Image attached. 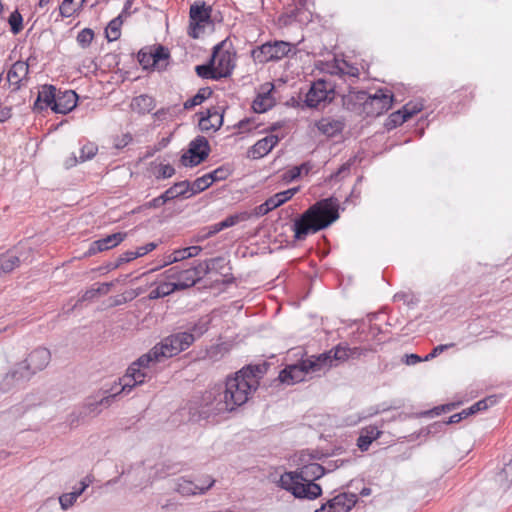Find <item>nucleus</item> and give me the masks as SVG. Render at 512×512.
<instances>
[{
	"instance_id": "7ed1b4c3",
	"label": "nucleus",
	"mask_w": 512,
	"mask_h": 512,
	"mask_svg": "<svg viewBox=\"0 0 512 512\" xmlns=\"http://www.w3.org/2000/svg\"><path fill=\"white\" fill-rule=\"evenodd\" d=\"M338 208V200L334 197L322 199L310 206L293 221L291 228L294 239L303 241L308 235L330 226L339 218Z\"/></svg>"
},
{
	"instance_id": "0eeeda50",
	"label": "nucleus",
	"mask_w": 512,
	"mask_h": 512,
	"mask_svg": "<svg viewBox=\"0 0 512 512\" xmlns=\"http://www.w3.org/2000/svg\"><path fill=\"white\" fill-rule=\"evenodd\" d=\"M293 49L294 45L289 42L280 40L269 41L253 48L251 57L254 62L259 64L276 62L289 56Z\"/></svg>"
},
{
	"instance_id": "4be33fe9",
	"label": "nucleus",
	"mask_w": 512,
	"mask_h": 512,
	"mask_svg": "<svg viewBox=\"0 0 512 512\" xmlns=\"http://www.w3.org/2000/svg\"><path fill=\"white\" fill-rule=\"evenodd\" d=\"M58 89L54 85L45 84L38 91L37 98L33 104V110L41 112L47 108L52 110L56 101Z\"/></svg>"
},
{
	"instance_id": "8fccbe9b",
	"label": "nucleus",
	"mask_w": 512,
	"mask_h": 512,
	"mask_svg": "<svg viewBox=\"0 0 512 512\" xmlns=\"http://www.w3.org/2000/svg\"><path fill=\"white\" fill-rule=\"evenodd\" d=\"M209 328V320L205 318H200L197 322H195L187 332L194 334L195 339L202 336Z\"/></svg>"
},
{
	"instance_id": "603ef678",
	"label": "nucleus",
	"mask_w": 512,
	"mask_h": 512,
	"mask_svg": "<svg viewBox=\"0 0 512 512\" xmlns=\"http://www.w3.org/2000/svg\"><path fill=\"white\" fill-rule=\"evenodd\" d=\"M424 105L421 101H410L402 107L406 117L410 119L423 109Z\"/></svg>"
},
{
	"instance_id": "ea45409f",
	"label": "nucleus",
	"mask_w": 512,
	"mask_h": 512,
	"mask_svg": "<svg viewBox=\"0 0 512 512\" xmlns=\"http://www.w3.org/2000/svg\"><path fill=\"white\" fill-rule=\"evenodd\" d=\"M211 186L208 176L205 174L195 179L192 183L189 182V196L196 195Z\"/></svg>"
},
{
	"instance_id": "4468645a",
	"label": "nucleus",
	"mask_w": 512,
	"mask_h": 512,
	"mask_svg": "<svg viewBox=\"0 0 512 512\" xmlns=\"http://www.w3.org/2000/svg\"><path fill=\"white\" fill-rule=\"evenodd\" d=\"M310 0H293L286 8V16L291 20L301 24L308 23L312 19L310 6H313Z\"/></svg>"
},
{
	"instance_id": "3c124183",
	"label": "nucleus",
	"mask_w": 512,
	"mask_h": 512,
	"mask_svg": "<svg viewBox=\"0 0 512 512\" xmlns=\"http://www.w3.org/2000/svg\"><path fill=\"white\" fill-rule=\"evenodd\" d=\"M93 38V30L90 28H84L78 33L76 40L82 48H87L88 46H90Z\"/></svg>"
},
{
	"instance_id": "bb28decb",
	"label": "nucleus",
	"mask_w": 512,
	"mask_h": 512,
	"mask_svg": "<svg viewBox=\"0 0 512 512\" xmlns=\"http://www.w3.org/2000/svg\"><path fill=\"white\" fill-rule=\"evenodd\" d=\"M279 142L276 135H267L258 140L248 151V155L253 159H259L266 156Z\"/></svg>"
},
{
	"instance_id": "cd10ccee",
	"label": "nucleus",
	"mask_w": 512,
	"mask_h": 512,
	"mask_svg": "<svg viewBox=\"0 0 512 512\" xmlns=\"http://www.w3.org/2000/svg\"><path fill=\"white\" fill-rule=\"evenodd\" d=\"M382 434L378 425H368L360 430V435L357 439L358 448L364 452L367 451L372 442L378 439Z\"/></svg>"
},
{
	"instance_id": "2f4dec72",
	"label": "nucleus",
	"mask_w": 512,
	"mask_h": 512,
	"mask_svg": "<svg viewBox=\"0 0 512 512\" xmlns=\"http://www.w3.org/2000/svg\"><path fill=\"white\" fill-rule=\"evenodd\" d=\"M20 265V258L14 252L0 255V273H10Z\"/></svg>"
},
{
	"instance_id": "0e129e2a",
	"label": "nucleus",
	"mask_w": 512,
	"mask_h": 512,
	"mask_svg": "<svg viewBox=\"0 0 512 512\" xmlns=\"http://www.w3.org/2000/svg\"><path fill=\"white\" fill-rule=\"evenodd\" d=\"M157 247V243L155 242H149L143 246H140L138 248H136V256L138 257H142L146 254H148L149 252L153 251L155 248Z\"/></svg>"
},
{
	"instance_id": "5701e85b",
	"label": "nucleus",
	"mask_w": 512,
	"mask_h": 512,
	"mask_svg": "<svg viewBox=\"0 0 512 512\" xmlns=\"http://www.w3.org/2000/svg\"><path fill=\"white\" fill-rule=\"evenodd\" d=\"M207 485H198L193 481L179 478L176 482L175 490L183 496H192L197 494H204L207 490H209L215 483V480L212 477H207L206 479Z\"/></svg>"
},
{
	"instance_id": "9b49d317",
	"label": "nucleus",
	"mask_w": 512,
	"mask_h": 512,
	"mask_svg": "<svg viewBox=\"0 0 512 512\" xmlns=\"http://www.w3.org/2000/svg\"><path fill=\"white\" fill-rule=\"evenodd\" d=\"M225 46L226 41L215 45L210 58V60L213 61L218 77L221 79L229 77L235 67V53L230 50H225Z\"/></svg>"
},
{
	"instance_id": "c85d7f7f",
	"label": "nucleus",
	"mask_w": 512,
	"mask_h": 512,
	"mask_svg": "<svg viewBox=\"0 0 512 512\" xmlns=\"http://www.w3.org/2000/svg\"><path fill=\"white\" fill-rule=\"evenodd\" d=\"M9 373L13 377V380L17 386L28 382L34 376L29 368L25 365L24 361L14 365L9 370Z\"/></svg>"
},
{
	"instance_id": "680f3d73",
	"label": "nucleus",
	"mask_w": 512,
	"mask_h": 512,
	"mask_svg": "<svg viewBox=\"0 0 512 512\" xmlns=\"http://www.w3.org/2000/svg\"><path fill=\"white\" fill-rule=\"evenodd\" d=\"M345 462L346 461L342 459L327 461L325 464L322 465L324 475L335 471L337 468L343 466Z\"/></svg>"
},
{
	"instance_id": "864d4df0",
	"label": "nucleus",
	"mask_w": 512,
	"mask_h": 512,
	"mask_svg": "<svg viewBox=\"0 0 512 512\" xmlns=\"http://www.w3.org/2000/svg\"><path fill=\"white\" fill-rule=\"evenodd\" d=\"M344 66H348L346 61H338L337 59H334L331 63H327V70L331 75L344 76Z\"/></svg>"
},
{
	"instance_id": "72a5a7b5",
	"label": "nucleus",
	"mask_w": 512,
	"mask_h": 512,
	"mask_svg": "<svg viewBox=\"0 0 512 512\" xmlns=\"http://www.w3.org/2000/svg\"><path fill=\"white\" fill-rule=\"evenodd\" d=\"M298 191V188H290L285 191L278 192L273 196L269 197L267 201L272 206L273 209L278 208L279 206L286 203L290 200Z\"/></svg>"
},
{
	"instance_id": "69168bd1",
	"label": "nucleus",
	"mask_w": 512,
	"mask_h": 512,
	"mask_svg": "<svg viewBox=\"0 0 512 512\" xmlns=\"http://www.w3.org/2000/svg\"><path fill=\"white\" fill-rule=\"evenodd\" d=\"M402 362L406 365H416L420 362H422V357H420L417 354L411 353V354H405L402 358Z\"/></svg>"
},
{
	"instance_id": "f704fd0d",
	"label": "nucleus",
	"mask_w": 512,
	"mask_h": 512,
	"mask_svg": "<svg viewBox=\"0 0 512 512\" xmlns=\"http://www.w3.org/2000/svg\"><path fill=\"white\" fill-rule=\"evenodd\" d=\"M195 72L202 79H211L215 81L221 79L220 77H218V73L215 70L213 61H211L210 59L205 64L197 65L195 67Z\"/></svg>"
},
{
	"instance_id": "de8ad7c7",
	"label": "nucleus",
	"mask_w": 512,
	"mask_h": 512,
	"mask_svg": "<svg viewBox=\"0 0 512 512\" xmlns=\"http://www.w3.org/2000/svg\"><path fill=\"white\" fill-rule=\"evenodd\" d=\"M206 175L208 176L209 182L212 185L214 182L227 179L230 175V170L225 166H221L212 172L207 173Z\"/></svg>"
},
{
	"instance_id": "a878e982",
	"label": "nucleus",
	"mask_w": 512,
	"mask_h": 512,
	"mask_svg": "<svg viewBox=\"0 0 512 512\" xmlns=\"http://www.w3.org/2000/svg\"><path fill=\"white\" fill-rule=\"evenodd\" d=\"M223 124V114L218 111L215 107L207 109V111L201 112L199 119V128L203 132L217 131Z\"/></svg>"
},
{
	"instance_id": "37998d69",
	"label": "nucleus",
	"mask_w": 512,
	"mask_h": 512,
	"mask_svg": "<svg viewBox=\"0 0 512 512\" xmlns=\"http://www.w3.org/2000/svg\"><path fill=\"white\" fill-rule=\"evenodd\" d=\"M202 251V248L200 246H190L183 249L175 250L174 251V260H180L183 261L188 258L195 257L199 255V253Z\"/></svg>"
},
{
	"instance_id": "aec40b11",
	"label": "nucleus",
	"mask_w": 512,
	"mask_h": 512,
	"mask_svg": "<svg viewBox=\"0 0 512 512\" xmlns=\"http://www.w3.org/2000/svg\"><path fill=\"white\" fill-rule=\"evenodd\" d=\"M496 403L495 396H489L485 399L479 400L478 402L471 405L469 408L463 409L461 412L451 415L445 424H455L459 423L463 419L467 418L470 415H474L480 411L486 410L488 407L494 405Z\"/></svg>"
},
{
	"instance_id": "4c0bfd02",
	"label": "nucleus",
	"mask_w": 512,
	"mask_h": 512,
	"mask_svg": "<svg viewBox=\"0 0 512 512\" xmlns=\"http://www.w3.org/2000/svg\"><path fill=\"white\" fill-rule=\"evenodd\" d=\"M273 106V100L269 94H259L252 103V109L256 113H264Z\"/></svg>"
},
{
	"instance_id": "58836bf2",
	"label": "nucleus",
	"mask_w": 512,
	"mask_h": 512,
	"mask_svg": "<svg viewBox=\"0 0 512 512\" xmlns=\"http://www.w3.org/2000/svg\"><path fill=\"white\" fill-rule=\"evenodd\" d=\"M189 181L183 180L180 182H176L173 186H171L169 189H167V195L169 194L172 199L178 198V197H184L189 198Z\"/></svg>"
},
{
	"instance_id": "c756f323",
	"label": "nucleus",
	"mask_w": 512,
	"mask_h": 512,
	"mask_svg": "<svg viewBox=\"0 0 512 512\" xmlns=\"http://www.w3.org/2000/svg\"><path fill=\"white\" fill-rule=\"evenodd\" d=\"M28 74V63L24 61H16L7 72V81H12V79L27 81Z\"/></svg>"
},
{
	"instance_id": "49530a36",
	"label": "nucleus",
	"mask_w": 512,
	"mask_h": 512,
	"mask_svg": "<svg viewBox=\"0 0 512 512\" xmlns=\"http://www.w3.org/2000/svg\"><path fill=\"white\" fill-rule=\"evenodd\" d=\"M97 151L98 147L94 143H85L80 149L79 161L84 162L92 159L96 155Z\"/></svg>"
},
{
	"instance_id": "6e6d98bb",
	"label": "nucleus",
	"mask_w": 512,
	"mask_h": 512,
	"mask_svg": "<svg viewBox=\"0 0 512 512\" xmlns=\"http://www.w3.org/2000/svg\"><path fill=\"white\" fill-rule=\"evenodd\" d=\"M16 386L9 371L0 377V393H6Z\"/></svg>"
},
{
	"instance_id": "4d7b16f0",
	"label": "nucleus",
	"mask_w": 512,
	"mask_h": 512,
	"mask_svg": "<svg viewBox=\"0 0 512 512\" xmlns=\"http://www.w3.org/2000/svg\"><path fill=\"white\" fill-rule=\"evenodd\" d=\"M77 494L73 491L69 493H64L59 497V503L63 510H67L71 508L77 500Z\"/></svg>"
},
{
	"instance_id": "e2e57ef3",
	"label": "nucleus",
	"mask_w": 512,
	"mask_h": 512,
	"mask_svg": "<svg viewBox=\"0 0 512 512\" xmlns=\"http://www.w3.org/2000/svg\"><path fill=\"white\" fill-rule=\"evenodd\" d=\"M236 126L241 133L249 132L256 127L253 125V122L250 118H244L240 120Z\"/></svg>"
},
{
	"instance_id": "393cba45",
	"label": "nucleus",
	"mask_w": 512,
	"mask_h": 512,
	"mask_svg": "<svg viewBox=\"0 0 512 512\" xmlns=\"http://www.w3.org/2000/svg\"><path fill=\"white\" fill-rule=\"evenodd\" d=\"M358 497L354 493H340L328 500L326 504L331 512H349L357 503Z\"/></svg>"
},
{
	"instance_id": "b1692460",
	"label": "nucleus",
	"mask_w": 512,
	"mask_h": 512,
	"mask_svg": "<svg viewBox=\"0 0 512 512\" xmlns=\"http://www.w3.org/2000/svg\"><path fill=\"white\" fill-rule=\"evenodd\" d=\"M316 128L320 133L327 137H334L345 128V120L342 117L333 118L331 116L322 117L315 123Z\"/></svg>"
},
{
	"instance_id": "423d86ee",
	"label": "nucleus",
	"mask_w": 512,
	"mask_h": 512,
	"mask_svg": "<svg viewBox=\"0 0 512 512\" xmlns=\"http://www.w3.org/2000/svg\"><path fill=\"white\" fill-rule=\"evenodd\" d=\"M227 403L222 388L216 385L202 394L197 408H190V414L194 420L209 421L217 415L230 412Z\"/></svg>"
},
{
	"instance_id": "bf43d9fd",
	"label": "nucleus",
	"mask_w": 512,
	"mask_h": 512,
	"mask_svg": "<svg viewBox=\"0 0 512 512\" xmlns=\"http://www.w3.org/2000/svg\"><path fill=\"white\" fill-rule=\"evenodd\" d=\"M138 256H136V251L135 250H129V251H126L124 253H122L121 255H119L118 259L115 261V263L113 264V267L112 269H117L118 267H120L122 264L124 263H128L134 259H137Z\"/></svg>"
},
{
	"instance_id": "e433bc0d",
	"label": "nucleus",
	"mask_w": 512,
	"mask_h": 512,
	"mask_svg": "<svg viewBox=\"0 0 512 512\" xmlns=\"http://www.w3.org/2000/svg\"><path fill=\"white\" fill-rule=\"evenodd\" d=\"M177 291L174 282H164L159 284L156 288L152 289L149 293L150 299H159L170 295Z\"/></svg>"
},
{
	"instance_id": "a19ab883",
	"label": "nucleus",
	"mask_w": 512,
	"mask_h": 512,
	"mask_svg": "<svg viewBox=\"0 0 512 512\" xmlns=\"http://www.w3.org/2000/svg\"><path fill=\"white\" fill-rule=\"evenodd\" d=\"M154 166L153 174L157 180L167 179L175 174V168L170 164H158L152 163Z\"/></svg>"
},
{
	"instance_id": "f257e3e1",
	"label": "nucleus",
	"mask_w": 512,
	"mask_h": 512,
	"mask_svg": "<svg viewBox=\"0 0 512 512\" xmlns=\"http://www.w3.org/2000/svg\"><path fill=\"white\" fill-rule=\"evenodd\" d=\"M195 341L194 334L190 332H177L165 337L155 345L148 353L139 357L130 364L125 375L118 379V382L111 388V394L101 398L97 404L109 407L117 395L128 394L138 385L145 383L152 378L151 367L160 362L163 358H170L188 349Z\"/></svg>"
},
{
	"instance_id": "412c9836",
	"label": "nucleus",
	"mask_w": 512,
	"mask_h": 512,
	"mask_svg": "<svg viewBox=\"0 0 512 512\" xmlns=\"http://www.w3.org/2000/svg\"><path fill=\"white\" fill-rule=\"evenodd\" d=\"M368 99L369 94L364 90L350 89L347 94L342 95L343 106L353 112H358L361 109L365 112Z\"/></svg>"
},
{
	"instance_id": "5fc2aeb1",
	"label": "nucleus",
	"mask_w": 512,
	"mask_h": 512,
	"mask_svg": "<svg viewBox=\"0 0 512 512\" xmlns=\"http://www.w3.org/2000/svg\"><path fill=\"white\" fill-rule=\"evenodd\" d=\"M246 219H247L246 213L233 214V215L226 217L224 220L220 221V223H221L220 227H222V229L224 230V229L232 227Z\"/></svg>"
},
{
	"instance_id": "a211bd4d",
	"label": "nucleus",
	"mask_w": 512,
	"mask_h": 512,
	"mask_svg": "<svg viewBox=\"0 0 512 512\" xmlns=\"http://www.w3.org/2000/svg\"><path fill=\"white\" fill-rule=\"evenodd\" d=\"M51 354L46 348H36L31 351L24 360L25 365L29 368L33 375L42 371L50 363Z\"/></svg>"
},
{
	"instance_id": "13d9d810",
	"label": "nucleus",
	"mask_w": 512,
	"mask_h": 512,
	"mask_svg": "<svg viewBox=\"0 0 512 512\" xmlns=\"http://www.w3.org/2000/svg\"><path fill=\"white\" fill-rule=\"evenodd\" d=\"M211 263H209V259L199 262L197 265L190 267L191 270H195L196 276H198V280L200 281L203 276L209 274L211 272L210 268Z\"/></svg>"
},
{
	"instance_id": "f03ea898",
	"label": "nucleus",
	"mask_w": 512,
	"mask_h": 512,
	"mask_svg": "<svg viewBox=\"0 0 512 512\" xmlns=\"http://www.w3.org/2000/svg\"><path fill=\"white\" fill-rule=\"evenodd\" d=\"M269 365L266 362L247 365L237 371L234 376H228L222 388L223 398L226 400L230 412L245 404L260 384V379L267 372Z\"/></svg>"
},
{
	"instance_id": "473e14b6",
	"label": "nucleus",
	"mask_w": 512,
	"mask_h": 512,
	"mask_svg": "<svg viewBox=\"0 0 512 512\" xmlns=\"http://www.w3.org/2000/svg\"><path fill=\"white\" fill-rule=\"evenodd\" d=\"M211 272H216L223 277L231 276V267L225 257L219 256L209 259Z\"/></svg>"
},
{
	"instance_id": "6e6552de",
	"label": "nucleus",
	"mask_w": 512,
	"mask_h": 512,
	"mask_svg": "<svg viewBox=\"0 0 512 512\" xmlns=\"http://www.w3.org/2000/svg\"><path fill=\"white\" fill-rule=\"evenodd\" d=\"M137 59L144 70L164 71L168 66L170 52L167 47L160 44L144 47L138 52Z\"/></svg>"
},
{
	"instance_id": "79ce46f5",
	"label": "nucleus",
	"mask_w": 512,
	"mask_h": 512,
	"mask_svg": "<svg viewBox=\"0 0 512 512\" xmlns=\"http://www.w3.org/2000/svg\"><path fill=\"white\" fill-rule=\"evenodd\" d=\"M408 118L406 117L405 113L402 109L395 111L391 113L385 123V127L388 130L394 129L397 126L402 125L404 122H406Z\"/></svg>"
},
{
	"instance_id": "7c9ffc66",
	"label": "nucleus",
	"mask_w": 512,
	"mask_h": 512,
	"mask_svg": "<svg viewBox=\"0 0 512 512\" xmlns=\"http://www.w3.org/2000/svg\"><path fill=\"white\" fill-rule=\"evenodd\" d=\"M131 107L134 111L140 114H145L151 112L154 107V99L148 95H139L133 98Z\"/></svg>"
},
{
	"instance_id": "774afa93",
	"label": "nucleus",
	"mask_w": 512,
	"mask_h": 512,
	"mask_svg": "<svg viewBox=\"0 0 512 512\" xmlns=\"http://www.w3.org/2000/svg\"><path fill=\"white\" fill-rule=\"evenodd\" d=\"M300 176L301 175L299 172V168L297 166H294L284 173L283 179L286 181H293V180L299 178Z\"/></svg>"
},
{
	"instance_id": "9d476101",
	"label": "nucleus",
	"mask_w": 512,
	"mask_h": 512,
	"mask_svg": "<svg viewBox=\"0 0 512 512\" xmlns=\"http://www.w3.org/2000/svg\"><path fill=\"white\" fill-rule=\"evenodd\" d=\"M333 98L334 85L325 79H318L308 90L305 104L309 108H319L322 103H330Z\"/></svg>"
},
{
	"instance_id": "052dcab7",
	"label": "nucleus",
	"mask_w": 512,
	"mask_h": 512,
	"mask_svg": "<svg viewBox=\"0 0 512 512\" xmlns=\"http://www.w3.org/2000/svg\"><path fill=\"white\" fill-rule=\"evenodd\" d=\"M353 164V160L350 159L344 164H342L338 170L331 175V179H338V178H344L347 176L350 172L351 166Z\"/></svg>"
},
{
	"instance_id": "c9c22d12",
	"label": "nucleus",
	"mask_w": 512,
	"mask_h": 512,
	"mask_svg": "<svg viewBox=\"0 0 512 512\" xmlns=\"http://www.w3.org/2000/svg\"><path fill=\"white\" fill-rule=\"evenodd\" d=\"M122 24V15H118L108 23L105 33L109 42H113L119 39L121 35L120 28Z\"/></svg>"
},
{
	"instance_id": "2eb2a0df",
	"label": "nucleus",
	"mask_w": 512,
	"mask_h": 512,
	"mask_svg": "<svg viewBox=\"0 0 512 512\" xmlns=\"http://www.w3.org/2000/svg\"><path fill=\"white\" fill-rule=\"evenodd\" d=\"M371 349L365 347H348L337 345L327 353L331 355V367L337 365L338 362H343L348 359H358L361 356H366Z\"/></svg>"
},
{
	"instance_id": "dca6fc26",
	"label": "nucleus",
	"mask_w": 512,
	"mask_h": 512,
	"mask_svg": "<svg viewBox=\"0 0 512 512\" xmlns=\"http://www.w3.org/2000/svg\"><path fill=\"white\" fill-rule=\"evenodd\" d=\"M167 272L170 279H175L174 285L177 291L190 288L199 282L195 270H191L190 268L180 269L178 266H174Z\"/></svg>"
},
{
	"instance_id": "ddd939ff",
	"label": "nucleus",
	"mask_w": 512,
	"mask_h": 512,
	"mask_svg": "<svg viewBox=\"0 0 512 512\" xmlns=\"http://www.w3.org/2000/svg\"><path fill=\"white\" fill-rule=\"evenodd\" d=\"M393 103V94L389 90L378 89L374 94H369L365 113L368 115H381L388 111Z\"/></svg>"
},
{
	"instance_id": "a18cd8bd",
	"label": "nucleus",
	"mask_w": 512,
	"mask_h": 512,
	"mask_svg": "<svg viewBox=\"0 0 512 512\" xmlns=\"http://www.w3.org/2000/svg\"><path fill=\"white\" fill-rule=\"evenodd\" d=\"M8 23L10 25V30L14 35H17L22 31L23 17L18 10H15L10 14Z\"/></svg>"
},
{
	"instance_id": "338daca9",
	"label": "nucleus",
	"mask_w": 512,
	"mask_h": 512,
	"mask_svg": "<svg viewBox=\"0 0 512 512\" xmlns=\"http://www.w3.org/2000/svg\"><path fill=\"white\" fill-rule=\"evenodd\" d=\"M203 102H204V100H202L200 95L195 94L193 97H191L190 99L185 101L183 106H184V109L190 110V109L194 108L195 106L202 104Z\"/></svg>"
},
{
	"instance_id": "20e7f679",
	"label": "nucleus",
	"mask_w": 512,
	"mask_h": 512,
	"mask_svg": "<svg viewBox=\"0 0 512 512\" xmlns=\"http://www.w3.org/2000/svg\"><path fill=\"white\" fill-rule=\"evenodd\" d=\"M324 476L321 464L308 463L295 471L285 472L280 476L278 485L290 492L295 498L314 500L322 495V488L315 480Z\"/></svg>"
},
{
	"instance_id": "6ab92c4d",
	"label": "nucleus",
	"mask_w": 512,
	"mask_h": 512,
	"mask_svg": "<svg viewBox=\"0 0 512 512\" xmlns=\"http://www.w3.org/2000/svg\"><path fill=\"white\" fill-rule=\"evenodd\" d=\"M126 236H127L126 233L117 232V233L107 235L106 237L101 238L99 240H95L90 244L89 249L86 254L88 256H92L99 252H103V251L112 249V248L118 246L121 242H123L124 239L126 238Z\"/></svg>"
},
{
	"instance_id": "39448f33",
	"label": "nucleus",
	"mask_w": 512,
	"mask_h": 512,
	"mask_svg": "<svg viewBox=\"0 0 512 512\" xmlns=\"http://www.w3.org/2000/svg\"><path fill=\"white\" fill-rule=\"evenodd\" d=\"M331 368V355L322 353L317 356L302 359L298 363L289 365L279 373V380L286 384H295L305 380L307 374L325 373Z\"/></svg>"
},
{
	"instance_id": "f3484780",
	"label": "nucleus",
	"mask_w": 512,
	"mask_h": 512,
	"mask_svg": "<svg viewBox=\"0 0 512 512\" xmlns=\"http://www.w3.org/2000/svg\"><path fill=\"white\" fill-rule=\"evenodd\" d=\"M77 102L78 95L75 91L58 89L52 111L58 114H68L76 108Z\"/></svg>"
},
{
	"instance_id": "09e8293b",
	"label": "nucleus",
	"mask_w": 512,
	"mask_h": 512,
	"mask_svg": "<svg viewBox=\"0 0 512 512\" xmlns=\"http://www.w3.org/2000/svg\"><path fill=\"white\" fill-rule=\"evenodd\" d=\"M80 9L78 4L74 3V0H63L59 7V11L62 17L69 18Z\"/></svg>"
},
{
	"instance_id": "f8f14e48",
	"label": "nucleus",
	"mask_w": 512,
	"mask_h": 512,
	"mask_svg": "<svg viewBox=\"0 0 512 512\" xmlns=\"http://www.w3.org/2000/svg\"><path fill=\"white\" fill-rule=\"evenodd\" d=\"M212 7L207 5L205 1H195L190 6L189 11V35L197 38V29H201L205 24L211 23Z\"/></svg>"
},
{
	"instance_id": "1a4fd4ad",
	"label": "nucleus",
	"mask_w": 512,
	"mask_h": 512,
	"mask_svg": "<svg viewBox=\"0 0 512 512\" xmlns=\"http://www.w3.org/2000/svg\"><path fill=\"white\" fill-rule=\"evenodd\" d=\"M210 151L208 140L199 135L189 143L188 150L181 156L180 162L185 167H195L207 159Z\"/></svg>"
},
{
	"instance_id": "c03bdc74",
	"label": "nucleus",
	"mask_w": 512,
	"mask_h": 512,
	"mask_svg": "<svg viewBox=\"0 0 512 512\" xmlns=\"http://www.w3.org/2000/svg\"><path fill=\"white\" fill-rule=\"evenodd\" d=\"M497 482L506 488L512 484V459L505 464L503 469L497 475Z\"/></svg>"
}]
</instances>
